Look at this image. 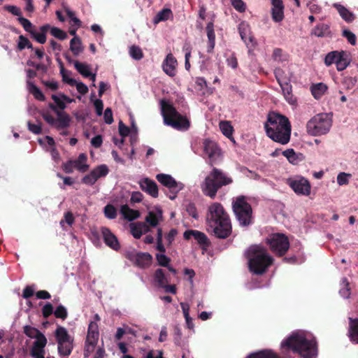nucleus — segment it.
Masks as SVG:
<instances>
[{
  "label": "nucleus",
  "mask_w": 358,
  "mask_h": 358,
  "mask_svg": "<svg viewBox=\"0 0 358 358\" xmlns=\"http://www.w3.org/2000/svg\"><path fill=\"white\" fill-rule=\"evenodd\" d=\"M17 48L20 50L24 49L25 48H31L32 45L29 41V40L21 35L19 36L18 42H17Z\"/></svg>",
  "instance_id": "nucleus-55"
},
{
  "label": "nucleus",
  "mask_w": 358,
  "mask_h": 358,
  "mask_svg": "<svg viewBox=\"0 0 358 358\" xmlns=\"http://www.w3.org/2000/svg\"><path fill=\"white\" fill-rule=\"evenodd\" d=\"M54 315L57 318L65 320L68 315L67 310L64 306L59 305L54 311Z\"/></svg>",
  "instance_id": "nucleus-53"
},
{
  "label": "nucleus",
  "mask_w": 358,
  "mask_h": 358,
  "mask_svg": "<svg viewBox=\"0 0 358 358\" xmlns=\"http://www.w3.org/2000/svg\"><path fill=\"white\" fill-rule=\"evenodd\" d=\"M206 33L208 39L207 52H211L214 49L215 44V35L214 32V25L212 22L208 23L206 26Z\"/></svg>",
  "instance_id": "nucleus-31"
},
{
  "label": "nucleus",
  "mask_w": 358,
  "mask_h": 358,
  "mask_svg": "<svg viewBox=\"0 0 358 358\" xmlns=\"http://www.w3.org/2000/svg\"><path fill=\"white\" fill-rule=\"evenodd\" d=\"M219 127L221 132L224 136L228 138L231 141L233 142V143H236L234 138L233 137L234 128L229 121H220L219 124Z\"/></svg>",
  "instance_id": "nucleus-29"
},
{
  "label": "nucleus",
  "mask_w": 358,
  "mask_h": 358,
  "mask_svg": "<svg viewBox=\"0 0 358 358\" xmlns=\"http://www.w3.org/2000/svg\"><path fill=\"white\" fill-rule=\"evenodd\" d=\"M206 223L208 229L218 238H227L231 233V226L229 217L220 203L215 202L208 206Z\"/></svg>",
  "instance_id": "nucleus-2"
},
{
  "label": "nucleus",
  "mask_w": 358,
  "mask_h": 358,
  "mask_svg": "<svg viewBox=\"0 0 358 358\" xmlns=\"http://www.w3.org/2000/svg\"><path fill=\"white\" fill-rule=\"evenodd\" d=\"M329 33V27L325 24L316 26L312 31V34L317 37H323Z\"/></svg>",
  "instance_id": "nucleus-43"
},
{
  "label": "nucleus",
  "mask_w": 358,
  "mask_h": 358,
  "mask_svg": "<svg viewBox=\"0 0 358 358\" xmlns=\"http://www.w3.org/2000/svg\"><path fill=\"white\" fill-rule=\"evenodd\" d=\"M231 3L238 12H244L245 10V5L242 0H231Z\"/></svg>",
  "instance_id": "nucleus-63"
},
{
  "label": "nucleus",
  "mask_w": 358,
  "mask_h": 358,
  "mask_svg": "<svg viewBox=\"0 0 358 358\" xmlns=\"http://www.w3.org/2000/svg\"><path fill=\"white\" fill-rule=\"evenodd\" d=\"M186 210L187 213L194 219H198L199 215L196 206L192 203H189L186 205Z\"/></svg>",
  "instance_id": "nucleus-60"
},
{
  "label": "nucleus",
  "mask_w": 358,
  "mask_h": 358,
  "mask_svg": "<svg viewBox=\"0 0 358 358\" xmlns=\"http://www.w3.org/2000/svg\"><path fill=\"white\" fill-rule=\"evenodd\" d=\"M266 135L273 141L286 145L290 141L292 126L288 118L277 113H270L264 123Z\"/></svg>",
  "instance_id": "nucleus-3"
},
{
  "label": "nucleus",
  "mask_w": 358,
  "mask_h": 358,
  "mask_svg": "<svg viewBox=\"0 0 358 358\" xmlns=\"http://www.w3.org/2000/svg\"><path fill=\"white\" fill-rule=\"evenodd\" d=\"M327 90V87L323 83H318L313 85L311 88L312 94L313 96L319 99L325 93Z\"/></svg>",
  "instance_id": "nucleus-42"
},
{
  "label": "nucleus",
  "mask_w": 358,
  "mask_h": 358,
  "mask_svg": "<svg viewBox=\"0 0 358 358\" xmlns=\"http://www.w3.org/2000/svg\"><path fill=\"white\" fill-rule=\"evenodd\" d=\"M333 6L337 10L340 16L347 22H351L355 20V15L344 6L335 3Z\"/></svg>",
  "instance_id": "nucleus-28"
},
{
  "label": "nucleus",
  "mask_w": 358,
  "mask_h": 358,
  "mask_svg": "<svg viewBox=\"0 0 358 358\" xmlns=\"http://www.w3.org/2000/svg\"><path fill=\"white\" fill-rule=\"evenodd\" d=\"M27 85L28 91L33 94L35 99L40 101L45 100V96L43 95L41 90L37 86H36L31 80H27Z\"/></svg>",
  "instance_id": "nucleus-36"
},
{
  "label": "nucleus",
  "mask_w": 358,
  "mask_h": 358,
  "mask_svg": "<svg viewBox=\"0 0 358 358\" xmlns=\"http://www.w3.org/2000/svg\"><path fill=\"white\" fill-rule=\"evenodd\" d=\"M70 116L64 111L57 113V118L54 127L57 129H64L69 127L71 122Z\"/></svg>",
  "instance_id": "nucleus-24"
},
{
  "label": "nucleus",
  "mask_w": 358,
  "mask_h": 358,
  "mask_svg": "<svg viewBox=\"0 0 358 358\" xmlns=\"http://www.w3.org/2000/svg\"><path fill=\"white\" fill-rule=\"evenodd\" d=\"M233 180L220 169H213L201 185L203 194L213 199L219 188L232 183Z\"/></svg>",
  "instance_id": "nucleus-5"
},
{
  "label": "nucleus",
  "mask_w": 358,
  "mask_h": 358,
  "mask_svg": "<svg viewBox=\"0 0 358 358\" xmlns=\"http://www.w3.org/2000/svg\"><path fill=\"white\" fill-rule=\"evenodd\" d=\"M248 267L250 272L261 275L272 264L273 259L261 245H252L247 251Z\"/></svg>",
  "instance_id": "nucleus-4"
},
{
  "label": "nucleus",
  "mask_w": 358,
  "mask_h": 358,
  "mask_svg": "<svg viewBox=\"0 0 358 358\" xmlns=\"http://www.w3.org/2000/svg\"><path fill=\"white\" fill-rule=\"evenodd\" d=\"M60 74L62 77V80L71 86H73L76 80L71 78V73L64 69L63 64L60 63Z\"/></svg>",
  "instance_id": "nucleus-40"
},
{
  "label": "nucleus",
  "mask_w": 358,
  "mask_h": 358,
  "mask_svg": "<svg viewBox=\"0 0 358 358\" xmlns=\"http://www.w3.org/2000/svg\"><path fill=\"white\" fill-rule=\"evenodd\" d=\"M120 214L128 221L134 220L140 217V213L138 210L131 209L127 205H123L121 206Z\"/></svg>",
  "instance_id": "nucleus-30"
},
{
  "label": "nucleus",
  "mask_w": 358,
  "mask_h": 358,
  "mask_svg": "<svg viewBox=\"0 0 358 358\" xmlns=\"http://www.w3.org/2000/svg\"><path fill=\"white\" fill-rule=\"evenodd\" d=\"M96 113L98 116H101L103 113V103L102 100L97 99L94 101Z\"/></svg>",
  "instance_id": "nucleus-64"
},
{
  "label": "nucleus",
  "mask_w": 358,
  "mask_h": 358,
  "mask_svg": "<svg viewBox=\"0 0 358 358\" xmlns=\"http://www.w3.org/2000/svg\"><path fill=\"white\" fill-rule=\"evenodd\" d=\"M275 78L280 85L289 82L290 75L289 73L285 74L282 69L278 68L275 70Z\"/></svg>",
  "instance_id": "nucleus-45"
},
{
  "label": "nucleus",
  "mask_w": 358,
  "mask_h": 358,
  "mask_svg": "<svg viewBox=\"0 0 358 358\" xmlns=\"http://www.w3.org/2000/svg\"><path fill=\"white\" fill-rule=\"evenodd\" d=\"M138 185L141 189L150 195L151 196L156 198L158 196V187L156 182L150 180L148 178H143L138 181Z\"/></svg>",
  "instance_id": "nucleus-19"
},
{
  "label": "nucleus",
  "mask_w": 358,
  "mask_h": 358,
  "mask_svg": "<svg viewBox=\"0 0 358 358\" xmlns=\"http://www.w3.org/2000/svg\"><path fill=\"white\" fill-rule=\"evenodd\" d=\"M177 66L178 62L176 59L172 54H168L162 63V69L164 73L171 77L175 76Z\"/></svg>",
  "instance_id": "nucleus-20"
},
{
  "label": "nucleus",
  "mask_w": 358,
  "mask_h": 358,
  "mask_svg": "<svg viewBox=\"0 0 358 358\" xmlns=\"http://www.w3.org/2000/svg\"><path fill=\"white\" fill-rule=\"evenodd\" d=\"M203 144L204 152L211 162H215L221 158V150L216 143L206 139Z\"/></svg>",
  "instance_id": "nucleus-17"
},
{
  "label": "nucleus",
  "mask_w": 358,
  "mask_h": 358,
  "mask_svg": "<svg viewBox=\"0 0 358 358\" xmlns=\"http://www.w3.org/2000/svg\"><path fill=\"white\" fill-rule=\"evenodd\" d=\"M70 50L74 55L77 56L83 51L80 39L78 36L73 37L70 41Z\"/></svg>",
  "instance_id": "nucleus-38"
},
{
  "label": "nucleus",
  "mask_w": 358,
  "mask_h": 358,
  "mask_svg": "<svg viewBox=\"0 0 358 358\" xmlns=\"http://www.w3.org/2000/svg\"><path fill=\"white\" fill-rule=\"evenodd\" d=\"M238 31L241 39L248 49V52L251 53L257 45V41L252 36L250 25L246 22H241L238 25Z\"/></svg>",
  "instance_id": "nucleus-15"
},
{
  "label": "nucleus",
  "mask_w": 358,
  "mask_h": 358,
  "mask_svg": "<svg viewBox=\"0 0 358 358\" xmlns=\"http://www.w3.org/2000/svg\"><path fill=\"white\" fill-rule=\"evenodd\" d=\"M162 220V210L159 206H154L150 208L145 219L146 223L149 224V225L152 227H157Z\"/></svg>",
  "instance_id": "nucleus-18"
},
{
  "label": "nucleus",
  "mask_w": 358,
  "mask_h": 358,
  "mask_svg": "<svg viewBox=\"0 0 358 358\" xmlns=\"http://www.w3.org/2000/svg\"><path fill=\"white\" fill-rule=\"evenodd\" d=\"M287 55L281 49L276 48L273 50V58L275 61L282 62L287 60Z\"/></svg>",
  "instance_id": "nucleus-47"
},
{
  "label": "nucleus",
  "mask_w": 358,
  "mask_h": 358,
  "mask_svg": "<svg viewBox=\"0 0 358 358\" xmlns=\"http://www.w3.org/2000/svg\"><path fill=\"white\" fill-rule=\"evenodd\" d=\"M100 320V317L98 314L94 316V321H92L88 326L87 335L85 345V357H89L94 352L95 347L97 344L99 332L98 322Z\"/></svg>",
  "instance_id": "nucleus-10"
},
{
  "label": "nucleus",
  "mask_w": 358,
  "mask_h": 358,
  "mask_svg": "<svg viewBox=\"0 0 358 358\" xmlns=\"http://www.w3.org/2000/svg\"><path fill=\"white\" fill-rule=\"evenodd\" d=\"M108 172V167L106 164H101L93 169L89 174L83 178L82 181L85 185H92L99 178L107 176Z\"/></svg>",
  "instance_id": "nucleus-16"
},
{
  "label": "nucleus",
  "mask_w": 358,
  "mask_h": 358,
  "mask_svg": "<svg viewBox=\"0 0 358 358\" xmlns=\"http://www.w3.org/2000/svg\"><path fill=\"white\" fill-rule=\"evenodd\" d=\"M349 337L350 341L358 344V320H352L350 318Z\"/></svg>",
  "instance_id": "nucleus-34"
},
{
  "label": "nucleus",
  "mask_w": 358,
  "mask_h": 358,
  "mask_svg": "<svg viewBox=\"0 0 358 358\" xmlns=\"http://www.w3.org/2000/svg\"><path fill=\"white\" fill-rule=\"evenodd\" d=\"M343 36L347 38L351 45H355L356 44V36L350 30L344 29L343 31Z\"/></svg>",
  "instance_id": "nucleus-59"
},
{
  "label": "nucleus",
  "mask_w": 358,
  "mask_h": 358,
  "mask_svg": "<svg viewBox=\"0 0 358 358\" xmlns=\"http://www.w3.org/2000/svg\"><path fill=\"white\" fill-rule=\"evenodd\" d=\"M232 208L241 225L248 226L251 223L252 210L245 196L236 197L233 201Z\"/></svg>",
  "instance_id": "nucleus-8"
},
{
  "label": "nucleus",
  "mask_w": 358,
  "mask_h": 358,
  "mask_svg": "<svg viewBox=\"0 0 358 358\" xmlns=\"http://www.w3.org/2000/svg\"><path fill=\"white\" fill-rule=\"evenodd\" d=\"M118 130L120 136L123 138L127 136L130 133V129L126 126L122 121L119 122Z\"/></svg>",
  "instance_id": "nucleus-62"
},
{
  "label": "nucleus",
  "mask_w": 358,
  "mask_h": 358,
  "mask_svg": "<svg viewBox=\"0 0 358 358\" xmlns=\"http://www.w3.org/2000/svg\"><path fill=\"white\" fill-rule=\"evenodd\" d=\"M50 33L53 36L60 40H64L67 37V34L64 31L57 27H52Z\"/></svg>",
  "instance_id": "nucleus-57"
},
{
  "label": "nucleus",
  "mask_w": 358,
  "mask_h": 358,
  "mask_svg": "<svg viewBox=\"0 0 358 358\" xmlns=\"http://www.w3.org/2000/svg\"><path fill=\"white\" fill-rule=\"evenodd\" d=\"M245 358H280L271 349H263L250 353Z\"/></svg>",
  "instance_id": "nucleus-25"
},
{
  "label": "nucleus",
  "mask_w": 358,
  "mask_h": 358,
  "mask_svg": "<svg viewBox=\"0 0 358 358\" xmlns=\"http://www.w3.org/2000/svg\"><path fill=\"white\" fill-rule=\"evenodd\" d=\"M169 282L168 278L166 276L163 269L158 268L155 271L154 274V282L156 286L162 288L168 284Z\"/></svg>",
  "instance_id": "nucleus-33"
},
{
  "label": "nucleus",
  "mask_w": 358,
  "mask_h": 358,
  "mask_svg": "<svg viewBox=\"0 0 358 358\" xmlns=\"http://www.w3.org/2000/svg\"><path fill=\"white\" fill-rule=\"evenodd\" d=\"M283 156H285L287 160L292 164H296L299 162L298 155L295 152V151L292 149H287L286 150L282 152Z\"/></svg>",
  "instance_id": "nucleus-46"
},
{
  "label": "nucleus",
  "mask_w": 358,
  "mask_h": 358,
  "mask_svg": "<svg viewBox=\"0 0 358 358\" xmlns=\"http://www.w3.org/2000/svg\"><path fill=\"white\" fill-rule=\"evenodd\" d=\"M130 56L136 59L139 60L143 58V52L140 48L137 46H131L129 49Z\"/></svg>",
  "instance_id": "nucleus-54"
},
{
  "label": "nucleus",
  "mask_w": 358,
  "mask_h": 358,
  "mask_svg": "<svg viewBox=\"0 0 358 358\" xmlns=\"http://www.w3.org/2000/svg\"><path fill=\"white\" fill-rule=\"evenodd\" d=\"M18 21L26 31L31 34V31H34L33 25L29 20L21 16L18 17Z\"/></svg>",
  "instance_id": "nucleus-56"
},
{
  "label": "nucleus",
  "mask_w": 358,
  "mask_h": 358,
  "mask_svg": "<svg viewBox=\"0 0 358 358\" xmlns=\"http://www.w3.org/2000/svg\"><path fill=\"white\" fill-rule=\"evenodd\" d=\"M129 228L132 236L135 238H140L143 234L149 232L150 230V226L142 222L131 223Z\"/></svg>",
  "instance_id": "nucleus-23"
},
{
  "label": "nucleus",
  "mask_w": 358,
  "mask_h": 358,
  "mask_svg": "<svg viewBox=\"0 0 358 358\" xmlns=\"http://www.w3.org/2000/svg\"><path fill=\"white\" fill-rule=\"evenodd\" d=\"M156 179L171 191L169 199L171 200H173L176 197V194L184 188V185L181 182L176 181L169 174L159 173L156 176Z\"/></svg>",
  "instance_id": "nucleus-13"
},
{
  "label": "nucleus",
  "mask_w": 358,
  "mask_h": 358,
  "mask_svg": "<svg viewBox=\"0 0 358 358\" xmlns=\"http://www.w3.org/2000/svg\"><path fill=\"white\" fill-rule=\"evenodd\" d=\"M164 122L178 130H187L189 127L188 120L180 115L168 101L160 102Z\"/></svg>",
  "instance_id": "nucleus-6"
},
{
  "label": "nucleus",
  "mask_w": 358,
  "mask_h": 358,
  "mask_svg": "<svg viewBox=\"0 0 358 358\" xmlns=\"http://www.w3.org/2000/svg\"><path fill=\"white\" fill-rule=\"evenodd\" d=\"M183 236L187 240L194 238L200 244H206L207 242L206 236L203 233L196 230L186 231Z\"/></svg>",
  "instance_id": "nucleus-26"
},
{
  "label": "nucleus",
  "mask_w": 358,
  "mask_h": 358,
  "mask_svg": "<svg viewBox=\"0 0 358 358\" xmlns=\"http://www.w3.org/2000/svg\"><path fill=\"white\" fill-rule=\"evenodd\" d=\"M55 336L57 343L58 352L61 356H69L73 350V337L68 330L62 326H58L55 331Z\"/></svg>",
  "instance_id": "nucleus-9"
},
{
  "label": "nucleus",
  "mask_w": 358,
  "mask_h": 358,
  "mask_svg": "<svg viewBox=\"0 0 358 358\" xmlns=\"http://www.w3.org/2000/svg\"><path fill=\"white\" fill-rule=\"evenodd\" d=\"M266 243L271 250L280 256L283 255L289 249V241L283 234H273L266 238Z\"/></svg>",
  "instance_id": "nucleus-11"
},
{
  "label": "nucleus",
  "mask_w": 358,
  "mask_h": 358,
  "mask_svg": "<svg viewBox=\"0 0 358 358\" xmlns=\"http://www.w3.org/2000/svg\"><path fill=\"white\" fill-rule=\"evenodd\" d=\"M101 234L105 243L114 250L120 249V243L117 237L107 228H101Z\"/></svg>",
  "instance_id": "nucleus-21"
},
{
  "label": "nucleus",
  "mask_w": 358,
  "mask_h": 358,
  "mask_svg": "<svg viewBox=\"0 0 358 358\" xmlns=\"http://www.w3.org/2000/svg\"><path fill=\"white\" fill-rule=\"evenodd\" d=\"M287 184L298 195L309 196L311 191V185L309 181L302 176H295L287 180Z\"/></svg>",
  "instance_id": "nucleus-14"
},
{
  "label": "nucleus",
  "mask_w": 358,
  "mask_h": 358,
  "mask_svg": "<svg viewBox=\"0 0 358 358\" xmlns=\"http://www.w3.org/2000/svg\"><path fill=\"white\" fill-rule=\"evenodd\" d=\"M282 351L292 350L302 358H317V346L315 338L310 332L303 330L292 331L280 343Z\"/></svg>",
  "instance_id": "nucleus-1"
},
{
  "label": "nucleus",
  "mask_w": 358,
  "mask_h": 358,
  "mask_svg": "<svg viewBox=\"0 0 358 358\" xmlns=\"http://www.w3.org/2000/svg\"><path fill=\"white\" fill-rule=\"evenodd\" d=\"M348 55L344 51H332L329 52L324 58V64L329 66L335 64L338 71H341L345 69L350 64Z\"/></svg>",
  "instance_id": "nucleus-12"
},
{
  "label": "nucleus",
  "mask_w": 358,
  "mask_h": 358,
  "mask_svg": "<svg viewBox=\"0 0 358 358\" xmlns=\"http://www.w3.org/2000/svg\"><path fill=\"white\" fill-rule=\"evenodd\" d=\"M272 19L276 22H281L284 18V6L282 0H271Z\"/></svg>",
  "instance_id": "nucleus-22"
},
{
  "label": "nucleus",
  "mask_w": 358,
  "mask_h": 358,
  "mask_svg": "<svg viewBox=\"0 0 358 358\" xmlns=\"http://www.w3.org/2000/svg\"><path fill=\"white\" fill-rule=\"evenodd\" d=\"M47 343V339L45 336L41 334L35 338V341L31 348V352H45L44 348Z\"/></svg>",
  "instance_id": "nucleus-35"
},
{
  "label": "nucleus",
  "mask_w": 358,
  "mask_h": 358,
  "mask_svg": "<svg viewBox=\"0 0 358 358\" xmlns=\"http://www.w3.org/2000/svg\"><path fill=\"white\" fill-rule=\"evenodd\" d=\"M87 155L84 153H81L79 155L77 159L72 161L75 169L83 173L85 172L89 168V165L87 164Z\"/></svg>",
  "instance_id": "nucleus-32"
},
{
  "label": "nucleus",
  "mask_w": 358,
  "mask_h": 358,
  "mask_svg": "<svg viewBox=\"0 0 358 358\" xmlns=\"http://www.w3.org/2000/svg\"><path fill=\"white\" fill-rule=\"evenodd\" d=\"M341 285H342L343 287L340 289L339 294L342 297H343L345 299H348L350 295V290L349 288L348 282L346 278H343L342 280Z\"/></svg>",
  "instance_id": "nucleus-49"
},
{
  "label": "nucleus",
  "mask_w": 358,
  "mask_h": 358,
  "mask_svg": "<svg viewBox=\"0 0 358 358\" xmlns=\"http://www.w3.org/2000/svg\"><path fill=\"white\" fill-rule=\"evenodd\" d=\"M51 98L60 110L63 111L66 108V106L65 105L64 93L59 92L57 94H52Z\"/></svg>",
  "instance_id": "nucleus-44"
},
{
  "label": "nucleus",
  "mask_w": 358,
  "mask_h": 358,
  "mask_svg": "<svg viewBox=\"0 0 358 358\" xmlns=\"http://www.w3.org/2000/svg\"><path fill=\"white\" fill-rule=\"evenodd\" d=\"M24 334L29 338H35L38 336L41 333L37 329L31 327V326H25L24 329Z\"/></svg>",
  "instance_id": "nucleus-52"
},
{
  "label": "nucleus",
  "mask_w": 358,
  "mask_h": 358,
  "mask_svg": "<svg viewBox=\"0 0 358 358\" xmlns=\"http://www.w3.org/2000/svg\"><path fill=\"white\" fill-rule=\"evenodd\" d=\"M172 15L171 10L169 8H164L160 10L153 19L155 24H158L159 22L167 20Z\"/></svg>",
  "instance_id": "nucleus-41"
},
{
  "label": "nucleus",
  "mask_w": 358,
  "mask_h": 358,
  "mask_svg": "<svg viewBox=\"0 0 358 358\" xmlns=\"http://www.w3.org/2000/svg\"><path fill=\"white\" fill-rule=\"evenodd\" d=\"M352 175L350 173H347L345 172H341L337 176V183L339 185H347L349 182V180L351 178Z\"/></svg>",
  "instance_id": "nucleus-50"
},
{
  "label": "nucleus",
  "mask_w": 358,
  "mask_h": 358,
  "mask_svg": "<svg viewBox=\"0 0 358 358\" xmlns=\"http://www.w3.org/2000/svg\"><path fill=\"white\" fill-rule=\"evenodd\" d=\"M156 259L157 263L161 266H169L170 264L171 259L166 256L164 253H159L156 255Z\"/></svg>",
  "instance_id": "nucleus-51"
},
{
  "label": "nucleus",
  "mask_w": 358,
  "mask_h": 358,
  "mask_svg": "<svg viewBox=\"0 0 358 358\" xmlns=\"http://www.w3.org/2000/svg\"><path fill=\"white\" fill-rule=\"evenodd\" d=\"M75 69L84 77H90L91 76L90 66L86 63H81L78 61H73Z\"/></svg>",
  "instance_id": "nucleus-37"
},
{
  "label": "nucleus",
  "mask_w": 358,
  "mask_h": 358,
  "mask_svg": "<svg viewBox=\"0 0 358 358\" xmlns=\"http://www.w3.org/2000/svg\"><path fill=\"white\" fill-rule=\"evenodd\" d=\"M331 113H319L313 116L306 124V131L313 136L325 135L332 127Z\"/></svg>",
  "instance_id": "nucleus-7"
},
{
  "label": "nucleus",
  "mask_w": 358,
  "mask_h": 358,
  "mask_svg": "<svg viewBox=\"0 0 358 358\" xmlns=\"http://www.w3.org/2000/svg\"><path fill=\"white\" fill-rule=\"evenodd\" d=\"M152 261V257L148 252H138L135 256L136 264L142 268L149 266Z\"/></svg>",
  "instance_id": "nucleus-27"
},
{
  "label": "nucleus",
  "mask_w": 358,
  "mask_h": 358,
  "mask_svg": "<svg viewBox=\"0 0 358 358\" xmlns=\"http://www.w3.org/2000/svg\"><path fill=\"white\" fill-rule=\"evenodd\" d=\"M73 86H76L77 91L80 94L84 95L88 92V87L83 82L76 80Z\"/></svg>",
  "instance_id": "nucleus-61"
},
{
  "label": "nucleus",
  "mask_w": 358,
  "mask_h": 358,
  "mask_svg": "<svg viewBox=\"0 0 358 358\" xmlns=\"http://www.w3.org/2000/svg\"><path fill=\"white\" fill-rule=\"evenodd\" d=\"M105 216L108 219H114L116 217V209L111 205H107L104 208Z\"/></svg>",
  "instance_id": "nucleus-58"
},
{
  "label": "nucleus",
  "mask_w": 358,
  "mask_h": 358,
  "mask_svg": "<svg viewBox=\"0 0 358 358\" xmlns=\"http://www.w3.org/2000/svg\"><path fill=\"white\" fill-rule=\"evenodd\" d=\"M45 27H41L42 31L38 32L35 30L31 31V36L35 38L36 41L38 43L43 44L46 41V36L45 34Z\"/></svg>",
  "instance_id": "nucleus-48"
},
{
  "label": "nucleus",
  "mask_w": 358,
  "mask_h": 358,
  "mask_svg": "<svg viewBox=\"0 0 358 358\" xmlns=\"http://www.w3.org/2000/svg\"><path fill=\"white\" fill-rule=\"evenodd\" d=\"M75 218L71 212H66L64 215V218L60 220V226L63 230H68L74 223Z\"/></svg>",
  "instance_id": "nucleus-39"
}]
</instances>
